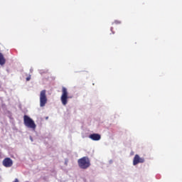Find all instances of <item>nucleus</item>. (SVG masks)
<instances>
[{
  "mask_svg": "<svg viewBox=\"0 0 182 182\" xmlns=\"http://www.w3.org/2000/svg\"><path fill=\"white\" fill-rule=\"evenodd\" d=\"M23 123L26 127H28V129H31L33 132L36 130V124H35V121H33V119H32V118H31L29 116H23Z\"/></svg>",
  "mask_w": 182,
  "mask_h": 182,
  "instance_id": "f257e3e1",
  "label": "nucleus"
},
{
  "mask_svg": "<svg viewBox=\"0 0 182 182\" xmlns=\"http://www.w3.org/2000/svg\"><path fill=\"white\" fill-rule=\"evenodd\" d=\"M80 168L86 170L90 167V159L87 156H84L77 161Z\"/></svg>",
  "mask_w": 182,
  "mask_h": 182,
  "instance_id": "f03ea898",
  "label": "nucleus"
},
{
  "mask_svg": "<svg viewBox=\"0 0 182 182\" xmlns=\"http://www.w3.org/2000/svg\"><path fill=\"white\" fill-rule=\"evenodd\" d=\"M60 102L63 106H66L69 102V92H68V89L65 87H63L62 88Z\"/></svg>",
  "mask_w": 182,
  "mask_h": 182,
  "instance_id": "7ed1b4c3",
  "label": "nucleus"
},
{
  "mask_svg": "<svg viewBox=\"0 0 182 182\" xmlns=\"http://www.w3.org/2000/svg\"><path fill=\"white\" fill-rule=\"evenodd\" d=\"M48 103V97L46 95V90H43L40 92V107H45Z\"/></svg>",
  "mask_w": 182,
  "mask_h": 182,
  "instance_id": "20e7f679",
  "label": "nucleus"
},
{
  "mask_svg": "<svg viewBox=\"0 0 182 182\" xmlns=\"http://www.w3.org/2000/svg\"><path fill=\"white\" fill-rule=\"evenodd\" d=\"M141 163H144V158L140 157L139 154H136L133 159V166H137V164Z\"/></svg>",
  "mask_w": 182,
  "mask_h": 182,
  "instance_id": "39448f33",
  "label": "nucleus"
},
{
  "mask_svg": "<svg viewBox=\"0 0 182 182\" xmlns=\"http://www.w3.org/2000/svg\"><path fill=\"white\" fill-rule=\"evenodd\" d=\"M14 165V161H12V159H11V158H6L3 160V166H4V167H12V166Z\"/></svg>",
  "mask_w": 182,
  "mask_h": 182,
  "instance_id": "423d86ee",
  "label": "nucleus"
},
{
  "mask_svg": "<svg viewBox=\"0 0 182 182\" xmlns=\"http://www.w3.org/2000/svg\"><path fill=\"white\" fill-rule=\"evenodd\" d=\"M89 137L91 140H94V141H99V140L102 139V136H100V134H92Z\"/></svg>",
  "mask_w": 182,
  "mask_h": 182,
  "instance_id": "0eeeda50",
  "label": "nucleus"
},
{
  "mask_svg": "<svg viewBox=\"0 0 182 182\" xmlns=\"http://www.w3.org/2000/svg\"><path fill=\"white\" fill-rule=\"evenodd\" d=\"M6 62V60L5 59V57H4V54L0 53V65L1 66H4Z\"/></svg>",
  "mask_w": 182,
  "mask_h": 182,
  "instance_id": "6e6552de",
  "label": "nucleus"
},
{
  "mask_svg": "<svg viewBox=\"0 0 182 182\" xmlns=\"http://www.w3.org/2000/svg\"><path fill=\"white\" fill-rule=\"evenodd\" d=\"M26 80H27V81L31 80V77H28L26 78Z\"/></svg>",
  "mask_w": 182,
  "mask_h": 182,
  "instance_id": "1a4fd4ad",
  "label": "nucleus"
},
{
  "mask_svg": "<svg viewBox=\"0 0 182 182\" xmlns=\"http://www.w3.org/2000/svg\"><path fill=\"white\" fill-rule=\"evenodd\" d=\"M114 23H120V21H114Z\"/></svg>",
  "mask_w": 182,
  "mask_h": 182,
  "instance_id": "9d476101",
  "label": "nucleus"
},
{
  "mask_svg": "<svg viewBox=\"0 0 182 182\" xmlns=\"http://www.w3.org/2000/svg\"><path fill=\"white\" fill-rule=\"evenodd\" d=\"M30 140L31 141H33V139L32 138V136H30Z\"/></svg>",
  "mask_w": 182,
  "mask_h": 182,
  "instance_id": "9b49d317",
  "label": "nucleus"
},
{
  "mask_svg": "<svg viewBox=\"0 0 182 182\" xmlns=\"http://www.w3.org/2000/svg\"><path fill=\"white\" fill-rule=\"evenodd\" d=\"M113 30V28H111V31H112Z\"/></svg>",
  "mask_w": 182,
  "mask_h": 182,
  "instance_id": "f8f14e48",
  "label": "nucleus"
}]
</instances>
